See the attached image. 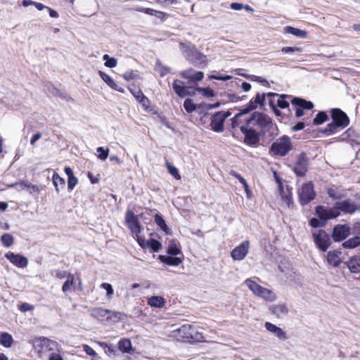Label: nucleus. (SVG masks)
<instances>
[{
	"instance_id": "f257e3e1",
	"label": "nucleus",
	"mask_w": 360,
	"mask_h": 360,
	"mask_svg": "<svg viewBox=\"0 0 360 360\" xmlns=\"http://www.w3.org/2000/svg\"><path fill=\"white\" fill-rule=\"evenodd\" d=\"M359 208L356 203L347 199L337 202L332 207H326L321 205L317 206L316 207V213L319 218L327 221L338 217L341 212L347 214H353Z\"/></svg>"
},
{
	"instance_id": "49530a36",
	"label": "nucleus",
	"mask_w": 360,
	"mask_h": 360,
	"mask_svg": "<svg viewBox=\"0 0 360 360\" xmlns=\"http://www.w3.org/2000/svg\"><path fill=\"white\" fill-rule=\"evenodd\" d=\"M75 278L72 274H68L67 280L62 286L63 292H65L70 290V287L74 284Z\"/></svg>"
},
{
	"instance_id": "72a5a7b5",
	"label": "nucleus",
	"mask_w": 360,
	"mask_h": 360,
	"mask_svg": "<svg viewBox=\"0 0 360 360\" xmlns=\"http://www.w3.org/2000/svg\"><path fill=\"white\" fill-rule=\"evenodd\" d=\"M167 252L168 254L174 256L181 254V251L179 243L174 240H169L168 243Z\"/></svg>"
},
{
	"instance_id": "20e7f679",
	"label": "nucleus",
	"mask_w": 360,
	"mask_h": 360,
	"mask_svg": "<svg viewBox=\"0 0 360 360\" xmlns=\"http://www.w3.org/2000/svg\"><path fill=\"white\" fill-rule=\"evenodd\" d=\"M180 49L185 53L187 60L195 66L203 68L207 65L206 56L200 53L194 46L180 43Z\"/></svg>"
},
{
	"instance_id": "7ed1b4c3",
	"label": "nucleus",
	"mask_w": 360,
	"mask_h": 360,
	"mask_svg": "<svg viewBox=\"0 0 360 360\" xmlns=\"http://www.w3.org/2000/svg\"><path fill=\"white\" fill-rule=\"evenodd\" d=\"M265 97H266V94L257 93V95L250 101L245 108L231 119L232 127H236V126L240 125L242 124V118L244 117L245 115L249 112L255 110L258 106H263Z\"/></svg>"
},
{
	"instance_id": "6e6d98bb",
	"label": "nucleus",
	"mask_w": 360,
	"mask_h": 360,
	"mask_svg": "<svg viewBox=\"0 0 360 360\" xmlns=\"http://www.w3.org/2000/svg\"><path fill=\"white\" fill-rule=\"evenodd\" d=\"M321 220L316 219V218H312L309 221V224L313 228H319L323 226L326 224L325 220L320 218Z\"/></svg>"
},
{
	"instance_id": "0e129e2a",
	"label": "nucleus",
	"mask_w": 360,
	"mask_h": 360,
	"mask_svg": "<svg viewBox=\"0 0 360 360\" xmlns=\"http://www.w3.org/2000/svg\"><path fill=\"white\" fill-rule=\"evenodd\" d=\"M69 273L65 271H56V277L59 279H63L68 277Z\"/></svg>"
},
{
	"instance_id": "cd10ccee",
	"label": "nucleus",
	"mask_w": 360,
	"mask_h": 360,
	"mask_svg": "<svg viewBox=\"0 0 360 360\" xmlns=\"http://www.w3.org/2000/svg\"><path fill=\"white\" fill-rule=\"evenodd\" d=\"M99 75L108 86L119 92L124 93V89L116 84V82L110 75L102 71H99Z\"/></svg>"
},
{
	"instance_id": "423d86ee",
	"label": "nucleus",
	"mask_w": 360,
	"mask_h": 360,
	"mask_svg": "<svg viewBox=\"0 0 360 360\" xmlns=\"http://www.w3.org/2000/svg\"><path fill=\"white\" fill-rule=\"evenodd\" d=\"M175 336L183 342L202 341V335L197 332L195 328L190 324H185L174 331Z\"/></svg>"
},
{
	"instance_id": "09e8293b",
	"label": "nucleus",
	"mask_w": 360,
	"mask_h": 360,
	"mask_svg": "<svg viewBox=\"0 0 360 360\" xmlns=\"http://www.w3.org/2000/svg\"><path fill=\"white\" fill-rule=\"evenodd\" d=\"M328 194L333 200H339L344 197V194L342 192L334 188H328Z\"/></svg>"
},
{
	"instance_id": "aec40b11",
	"label": "nucleus",
	"mask_w": 360,
	"mask_h": 360,
	"mask_svg": "<svg viewBox=\"0 0 360 360\" xmlns=\"http://www.w3.org/2000/svg\"><path fill=\"white\" fill-rule=\"evenodd\" d=\"M5 257L12 264L18 268H25L28 264V259H27V257L20 254H15L12 252H8L5 254Z\"/></svg>"
},
{
	"instance_id": "338daca9",
	"label": "nucleus",
	"mask_w": 360,
	"mask_h": 360,
	"mask_svg": "<svg viewBox=\"0 0 360 360\" xmlns=\"http://www.w3.org/2000/svg\"><path fill=\"white\" fill-rule=\"evenodd\" d=\"M230 7L233 10L240 11L243 8L244 5L240 3H232Z\"/></svg>"
},
{
	"instance_id": "ddd939ff",
	"label": "nucleus",
	"mask_w": 360,
	"mask_h": 360,
	"mask_svg": "<svg viewBox=\"0 0 360 360\" xmlns=\"http://www.w3.org/2000/svg\"><path fill=\"white\" fill-rule=\"evenodd\" d=\"M291 103L295 110V116L297 117L303 116L304 110H311L314 107V104L311 101L297 97L291 99Z\"/></svg>"
},
{
	"instance_id": "f03ea898",
	"label": "nucleus",
	"mask_w": 360,
	"mask_h": 360,
	"mask_svg": "<svg viewBox=\"0 0 360 360\" xmlns=\"http://www.w3.org/2000/svg\"><path fill=\"white\" fill-rule=\"evenodd\" d=\"M242 124L248 127H252L264 134L271 130L273 127L272 119L266 114L261 112H253L249 118H242Z\"/></svg>"
},
{
	"instance_id": "bb28decb",
	"label": "nucleus",
	"mask_w": 360,
	"mask_h": 360,
	"mask_svg": "<svg viewBox=\"0 0 360 360\" xmlns=\"http://www.w3.org/2000/svg\"><path fill=\"white\" fill-rule=\"evenodd\" d=\"M174 92L181 98L189 95L188 87L185 86L184 83L179 79H175L172 84Z\"/></svg>"
},
{
	"instance_id": "9b49d317",
	"label": "nucleus",
	"mask_w": 360,
	"mask_h": 360,
	"mask_svg": "<svg viewBox=\"0 0 360 360\" xmlns=\"http://www.w3.org/2000/svg\"><path fill=\"white\" fill-rule=\"evenodd\" d=\"M91 316L99 321H115L119 319V312L104 309L102 307H95L91 309Z\"/></svg>"
},
{
	"instance_id": "8fccbe9b",
	"label": "nucleus",
	"mask_w": 360,
	"mask_h": 360,
	"mask_svg": "<svg viewBox=\"0 0 360 360\" xmlns=\"http://www.w3.org/2000/svg\"><path fill=\"white\" fill-rule=\"evenodd\" d=\"M103 60L105 61V65L108 68H115L117 64V60L110 57L108 54L103 56Z\"/></svg>"
},
{
	"instance_id": "c85d7f7f",
	"label": "nucleus",
	"mask_w": 360,
	"mask_h": 360,
	"mask_svg": "<svg viewBox=\"0 0 360 360\" xmlns=\"http://www.w3.org/2000/svg\"><path fill=\"white\" fill-rule=\"evenodd\" d=\"M165 300L162 296H152L148 298L147 304L154 308H162L165 305Z\"/></svg>"
},
{
	"instance_id": "f3484780",
	"label": "nucleus",
	"mask_w": 360,
	"mask_h": 360,
	"mask_svg": "<svg viewBox=\"0 0 360 360\" xmlns=\"http://www.w3.org/2000/svg\"><path fill=\"white\" fill-rule=\"evenodd\" d=\"M281 202L280 205L283 209L292 210L294 207L292 194L291 191L287 188L284 190L282 186H279Z\"/></svg>"
},
{
	"instance_id": "13d9d810",
	"label": "nucleus",
	"mask_w": 360,
	"mask_h": 360,
	"mask_svg": "<svg viewBox=\"0 0 360 360\" xmlns=\"http://www.w3.org/2000/svg\"><path fill=\"white\" fill-rule=\"evenodd\" d=\"M145 110H148L149 108L150 101L149 99L143 95L139 100L137 101Z\"/></svg>"
},
{
	"instance_id": "393cba45",
	"label": "nucleus",
	"mask_w": 360,
	"mask_h": 360,
	"mask_svg": "<svg viewBox=\"0 0 360 360\" xmlns=\"http://www.w3.org/2000/svg\"><path fill=\"white\" fill-rule=\"evenodd\" d=\"M271 314L278 319H283L288 314V309L284 304H273L269 307Z\"/></svg>"
},
{
	"instance_id": "f704fd0d",
	"label": "nucleus",
	"mask_w": 360,
	"mask_h": 360,
	"mask_svg": "<svg viewBox=\"0 0 360 360\" xmlns=\"http://www.w3.org/2000/svg\"><path fill=\"white\" fill-rule=\"evenodd\" d=\"M131 347V342L129 339L123 338L118 342V349L123 353H130Z\"/></svg>"
},
{
	"instance_id": "37998d69",
	"label": "nucleus",
	"mask_w": 360,
	"mask_h": 360,
	"mask_svg": "<svg viewBox=\"0 0 360 360\" xmlns=\"http://www.w3.org/2000/svg\"><path fill=\"white\" fill-rule=\"evenodd\" d=\"M341 128L337 123H335L333 120L331 123H329L326 125V128L323 130V132L329 134H334L338 132V129Z\"/></svg>"
},
{
	"instance_id": "473e14b6",
	"label": "nucleus",
	"mask_w": 360,
	"mask_h": 360,
	"mask_svg": "<svg viewBox=\"0 0 360 360\" xmlns=\"http://www.w3.org/2000/svg\"><path fill=\"white\" fill-rule=\"evenodd\" d=\"M12 186H16L18 190H22L24 188H30V193H38L39 192V188L37 186L32 184L28 181H22L20 183H16Z\"/></svg>"
},
{
	"instance_id": "f8f14e48",
	"label": "nucleus",
	"mask_w": 360,
	"mask_h": 360,
	"mask_svg": "<svg viewBox=\"0 0 360 360\" xmlns=\"http://www.w3.org/2000/svg\"><path fill=\"white\" fill-rule=\"evenodd\" d=\"M230 115L229 111H219L214 113L211 118V129L216 132L223 131L224 121Z\"/></svg>"
},
{
	"instance_id": "e2e57ef3",
	"label": "nucleus",
	"mask_w": 360,
	"mask_h": 360,
	"mask_svg": "<svg viewBox=\"0 0 360 360\" xmlns=\"http://www.w3.org/2000/svg\"><path fill=\"white\" fill-rule=\"evenodd\" d=\"M157 70L161 77H164L169 72V68L168 67L159 66L157 68Z\"/></svg>"
},
{
	"instance_id": "bf43d9fd",
	"label": "nucleus",
	"mask_w": 360,
	"mask_h": 360,
	"mask_svg": "<svg viewBox=\"0 0 360 360\" xmlns=\"http://www.w3.org/2000/svg\"><path fill=\"white\" fill-rule=\"evenodd\" d=\"M123 77L126 81H130L138 78V75L132 70L127 71L123 75Z\"/></svg>"
},
{
	"instance_id": "c756f323",
	"label": "nucleus",
	"mask_w": 360,
	"mask_h": 360,
	"mask_svg": "<svg viewBox=\"0 0 360 360\" xmlns=\"http://www.w3.org/2000/svg\"><path fill=\"white\" fill-rule=\"evenodd\" d=\"M347 266L352 273L360 272V255L352 257L347 262Z\"/></svg>"
},
{
	"instance_id": "2eb2a0df",
	"label": "nucleus",
	"mask_w": 360,
	"mask_h": 360,
	"mask_svg": "<svg viewBox=\"0 0 360 360\" xmlns=\"http://www.w3.org/2000/svg\"><path fill=\"white\" fill-rule=\"evenodd\" d=\"M240 127L241 131L245 136L244 141L249 146H255L259 142V134L257 130L252 127H248L246 124H240Z\"/></svg>"
},
{
	"instance_id": "79ce46f5",
	"label": "nucleus",
	"mask_w": 360,
	"mask_h": 360,
	"mask_svg": "<svg viewBox=\"0 0 360 360\" xmlns=\"http://www.w3.org/2000/svg\"><path fill=\"white\" fill-rule=\"evenodd\" d=\"M166 167L167 169L168 172L174 176V179L176 180L181 179V175L179 174L178 169L174 167L173 165L169 163L168 161H166Z\"/></svg>"
},
{
	"instance_id": "864d4df0",
	"label": "nucleus",
	"mask_w": 360,
	"mask_h": 360,
	"mask_svg": "<svg viewBox=\"0 0 360 360\" xmlns=\"http://www.w3.org/2000/svg\"><path fill=\"white\" fill-rule=\"evenodd\" d=\"M98 153V158L101 160H105L109 154V149H105L103 147H98L96 148Z\"/></svg>"
},
{
	"instance_id": "4d7b16f0",
	"label": "nucleus",
	"mask_w": 360,
	"mask_h": 360,
	"mask_svg": "<svg viewBox=\"0 0 360 360\" xmlns=\"http://www.w3.org/2000/svg\"><path fill=\"white\" fill-rule=\"evenodd\" d=\"M77 184H78V179L76 176H73L68 178V190L72 191Z\"/></svg>"
},
{
	"instance_id": "5fc2aeb1",
	"label": "nucleus",
	"mask_w": 360,
	"mask_h": 360,
	"mask_svg": "<svg viewBox=\"0 0 360 360\" xmlns=\"http://www.w3.org/2000/svg\"><path fill=\"white\" fill-rule=\"evenodd\" d=\"M196 91L201 93L204 96L207 97V98L214 96V91L209 87H207V88L198 87V88H196Z\"/></svg>"
},
{
	"instance_id": "052dcab7",
	"label": "nucleus",
	"mask_w": 360,
	"mask_h": 360,
	"mask_svg": "<svg viewBox=\"0 0 360 360\" xmlns=\"http://www.w3.org/2000/svg\"><path fill=\"white\" fill-rule=\"evenodd\" d=\"M83 349L87 355L93 358L97 356L96 352L90 346L87 345H83Z\"/></svg>"
},
{
	"instance_id": "774afa93",
	"label": "nucleus",
	"mask_w": 360,
	"mask_h": 360,
	"mask_svg": "<svg viewBox=\"0 0 360 360\" xmlns=\"http://www.w3.org/2000/svg\"><path fill=\"white\" fill-rule=\"evenodd\" d=\"M49 360H63L60 354L57 353H51L49 355Z\"/></svg>"
},
{
	"instance_id": "58836bf2",
	"label": "nucleus",
	"mask_w": 360,
	"mask_h": 360,
	"mask_svg": "<svg viewBox=\"0 0 360 360\" xmlns=\"http://www.w3.org/2000/svg\"><path fill=\"white\" fill-rule=\"evenodd\" d=\"M53 184L55 186L56 192L59 191L58 186H60L61 188H64L65 184V181L63 178L60 177V175L54 172L53 175Z\"/></svg>"
},
{
	"instance_id": "5701e85b",
	"label": "nucleus",
	"mask_w": 360,
	"mask_h": 360,
	"mask_svg": "<svg viewBox=\"0 0 360 360\" xmlns=\"http://www.w3.org/2000/svg\"><path fill=\"white\" fill-rule=\"evenodd\" d=\"M264 326L269 333L274 334L279 340L285 341L288 339L286 333L276 325L270 322H266Z\"/></svg>"
},
{
	"instance_id": "e433bc0d",
	"label": "nucleus",
	"mask_w": 360,
	"mask_h": 360,
	"mask_svg": "<svg viewBox=\"0 0 360 360\" xmlns=\"http://www.w3.org/2000/svg\"><path fill=\"white\" fill-rule=\"evenodd\" d=\"M13 342V339L11 335L8 333H1L0 335V345L5 347L9 348Z\"/></svg>"
},
{
	"instance_id": "4be33fe9",
	"label": "nucleus",
	"mask_w": 360,
	"mask_h": 360,
	"mask_svg": "<svg viewBox=\"0 0 360 360\" xmlns=\"http://www.w3.org/2000/svg\"><path fill=\"white\" fill-rule=\"evenodd\" d=\"M350 229L346 224H339L334 227L333 238L335 241H341L345 239L349 234Z\"/></svg>"
},
{
	"instance_id": "0eeeda50",
	"label": "nucleus",
	"mask_w": 360,
	"mask_h": 360,
	"mask_svg": "<svg viewBox=\"0 0 360 360\" xmlns=\"http://www.w3.org/2000/svg\"><path fill=\"white\" fill-rule=\"evenodd\" d=\"M33 347L38 353L39 357L43 358L45 353L56 349L57 342L44 337H39L33 340Z\"/></svg>"
},
{
	"instance_id": "6e6552de",
	"label": "nucleus",
	"mask_w": 360,
	"mask_h": 360,
	"mask_svg": "<svg viewBox=\"0 0 360 360\" xmlns=\"http://www.w3.org/2000/svg\"><path fill=\"white\" fill-rule=\"evenodd\" d=\"M292 149V143L288 136H283L274 141L271 146V151L275 155L285 156Z\"/></svg>"
},
{
	"instance_id": "a19ab883",
	"label": "nucleus",
	"mask_w": 360,
	"mask_h": 360,
	"mask_svg": "<svg viewBox=\"0 0 360 360\" xmlns=\"http://www.w3.org/2000/svg\"><path fill=\"white\" fill-rule=\"evenodd\" d=\"M146 247L150 248L153 252H158L161 248V243L155 239H150L146 241Z\"/></svg>"
},
{
	"instance_id": "a18cd8bd",
	"label": "nucleus",
	"mask_w": 360,
	"mask_h": 360,
	"mask_svg": "<svg viewBox=\"0 0 360 360\" xmlns=\"http://www.w3.org/2000/svg\"><path fill=\"white\" fill-rule=\"evenodd\" d=\"M328 119V115L325 112H319L313 120V124L315 125H320L326 122Z\"/></svg>"
},
{
	"instance_id": "6ab92c4d",
	"label": "nucleus",
	"mask_w": 360,
	"mask_h": 360,
	"mask_svg": "<svg viewBox=\"0 0 360 360\" xmlns=\"http://www.w3.org/2000/svg\"><path fill=\"white\" fill-rule=\"evenodd\" d=\"M250 248L248 240L243 241L238 246L236 247L231 252V256L234 260L240 261L247 255Z\"/></svg>"
},
{
	"instance_id": "603ef678",
	"label": "nucleus",
	"mask_w": 360,
	"mask_h": 360,
	"mask_svg": "<svg viewBox=\"0 0 360 360\" xmlns=\"http://www.w3.org/2000/svg\"><path fill=\"white\" fill-rule=\"evenodd\" d=\"M184 107L186 111L188 113H191L195 110V105L193 103V101L190 98H186L184 103Z\"/></svg>"
},
{
	"instance_id": "a878e982",
	"label": "nucleus",
	"mask_w": 360,
	"mask_h": 360,
	"mask_svg": "<svg viewBox=\"0 0 360 360\" xmlns=\"http://www.w3.org/2000/svg\"><path fill=\"white\" fill-rule=\"evenodd\" d=\"M341 251L338 250H330L327 253V262L333 267H338L342 262Z\"/></svg>"
},
{
	"instance_id": "de8ad7c7",
	"label": "nucleus",
	"mask_w": 360,
	"mask_h": 360,
	"mask_svg": "<svg viewBox=\"0 0 360 360\" xmlns=\"http://www.w3.org/2000/svg\"><path fill=\"white\" fill-rule=\"evenodd\" d=\"M1 241L5 247L9 248L13 243V238L9 233H4L1 237Z\"/></svg>"
},
{
	"instance_id": "2f4dec72",
	"label": "nucleus",
	"mask_w": 360,
	"mask_h": 360,
	"mask_svg": "<svg viewBox=\"0 0 360 360\" xmlns=\"http://www.w3.org/2000/svg\"><path fill=\"white\" fill-rule=\"evenodd\" d=\"M158 258L162 263L169 266H178L182 262V260L177 257L160 255Z\"/></svg>"
},
{
	"instance_id": "1a4fd4ad",
	"label": "nucleus",
	"mask_w": 360,
	"mask_h": 360,
	"mask_svg": "<svg viewBox=\"0 0 360 360\" xmlns=\"http://www.w3.org/2000/svg\"><path fill=\"white\" fill-rule=\"evenodd\" d=\"M299 202L305 205L312 201L316 197L314 185L311 182L304 183L297 189Z\"/></svg>"
},
{
	"instance_id": "9d476101",
	"label": "nucleus",
	"mask_w": 360,
	"mask_h": 360,
	"mask_svg": "<svg viewBox=\"0 0 360 360\" xmlns=\"http://www.w3.org/2000/svg\"><path fill=\"white\" fill-rule=\"evenodd\" d=\"M266 97L270 98L269 104L271 108H280L285 109L289 107V101L293 98L292 96L286 94H278L269 92L266 94Z\"/></svg>"
},
{
	"instance_id": "c9c22d12",
	"label": "nucleus",
	"mask_w": 360,
	"mask_h": 360,
	"mask_svg": "<svg viewBox=\"0 0 360 360\" xmlns=\"http://www.w3.org/2000/svg\"><path fill=\"white\" fill-rule=\"evenodd\" d=\"M358 137V133L352 128H349L341 135V139L343 141H354Z\"/></svg>"
},
{
	"instance_id": "39448f33",
	"label": "nucleus",
	"mask_w": 360,
	"mask_h": 360,
	"mask_svg": "<svg viewBox=\"0 0 360 360\" xmlns=\"http://www.w3.org/2000/svg\"><path fill=\"white\" fill-rule=\"evenodd\" d=\"M245 283L255 296L267 302H274L277 298L276 293L271 290L262 287L250 278L246 279Z\"/></svg>"
},
{
	"instance_id": "a211bd4d",
	"label": "nucleus",
	"mask_w": 360,
	"mask_h": 360,
	"mask_svg": "<svg viewBox=\"0 0 360 360\" xmlns=\"http://www.w3.org/2000/svg\"><path fill=\"white\" fill-rule=\"evenodd\" d=\"M180 75L188 80V84L191 86L196 82L201 81L204 77V73L201 71H195L192 68L185 70Z\"/></svg>"
},
{
	"instance_id": "680f3d73",
	"label": "nucleus",
	"mask_w": 360,
	"mask_h": 360,
	"mask_svg": "<svg viewBox=\"0 0 360 360\" xmlns=\"http://www.w3.org/2000/svg\"><path fill=\"white\" fill-rule=\"evenodd\" d=\"M283 53H292L295 52H300V49L297 47L285 46L281 49Z\"/></svg>"
},
{
	"instance_id": "4468645a",
	"label": "nucleus",
	"mask_w": 360,
	"mask_h": 360,
	"mask_svg": "<svg viewBox=\"0 0 360 360\" xmlns=\"http://www.w3.org/2000/svg\"><path fill=\"white\" fill-rule=\"evenodd\" d=\"M314 241L318 248L325 252L330 244L329 236L323 230H319L312 233Z\"/></svg>"
},
{
	"instance_id": "69168bd1",
	"label": "nucleus",
	"mask_w": 360,
	"mask_h": 360,
	"mask_svg": "<svg viewBox=\"0 0 360 360\" xmlns=\"http://www.w3.org/2000/svg\"><path fill=\"white\" fill-rule=\"evenodd\" d=\"M304 126L305 124L304 122H300L292 127V130L294 131H300L303 129L304 128Z\"/></svg>"
},
{
	"instance_id": "c03bdc74",
	"label": "nucleus",
	"mask_w": 360,
	"mask_h": 360,
	"mask_svg": "<svg viewBox=\"0 0 360 360\" xmlns=\"http://www.w3.org/2000/svg\"><path fill=\"white\" fill-rule=\"evenodd\" d=\"M101 288L106 290V298L108 300H111L114 295V290L112 285L108 283H103L101 284Z\"/></svg>"
},
{
	"instance_id": "dca6fc26",
	"label": "nucleus",
	"mask_w": 360,
	"mask_h": 360,
	"mask_svg": "<svg viewBox=\"0 0 360 360\" xmlns=\"http://www.w3.org/2000/svg\"><path fill=\"white\" fill-rule=\"evenodd\" d=\"M125 222H126L127 227L129 228V229L131 231V232L133 234H135L136 236H137V234L140 233L141 226H140V223L139 221L138 217L130 210H128L126 212Z\"/></svg>"
},
{
	"instance_id": "b1692460",
	"label": "nucleus",
	"mask_w": 360,
	"mask_h": 360,
	"mask_svg": "<svg viewBox=\"0 0 360 360\" xmlns=\"http://www.w3.org/2000/svg\"><path fill=\"white\" fill-rule=\"evenodd\" d=\"M307 170V160L304 154L299 155L294 167V172L297 176H303Z\"/></svg>"
},
{
	"instance_id": "4c0bfd02",
	"label": "nucleus",
	"mask_w": 360,
	"mask_h": 360,
	"mask_svg": "<svg viewBox=\"0 0 360 360\" xmlns=\"http://www.w3.org/2000/svg\"><path fill=\"white\" fill-rule=\"evenodd\" d=\"M360 245V236H355L345 241L342 246L345 248H354Z\"/></svg>"
},
{
	"instance_id": "412c9836",
	"label": "nucleus",
	"mask_w": 360,
	"mask_h": 360,
	"mask_svg": "<svg viewBox=\"0 0 360 360\" xmlns=\"http://www.w3.org/2000/svg\"><path fill=\"white\" fill-rule=\"evenodd\" d=\"M332 120L337 123L341 128L346 127L349 123L348 116L339 108H333L331 110Z\"/></svg>"
},
{
	"instance_id": "ea45409f",
	"label": "nucleus",
	"mask_w": 360,
	"mask_h": 360,
	"mask_svg": "<svg viewBox=\"0 0 360 360\" xmlns=\"http://www.w3.org/2000/svg\"><path fill=\"white\" fill-rule=\"evenodd\" d=\"M154 220L156 224L165 233H168L169 229L166 224L165 221L162 218V217L159 214H156L154 217Z\"/></svg>"
},
{
	"instance_id": "3c124183",
	"label": "nucleus",
	"mask_w": 360,
	"mask_h": 360,
	"mask_svg": "<svg viewBox=\"0 0 360 360\" xmlns=\"http://www.w3.org/2000/svg\"><path fill=\"white\" fill-rule=\"evenodd\" d=\"M129 90L132 94V95L135 97L136 101L139 100V98L144 95L141 90L136 87L135 85L132 84L129 86Z\"/></svg>"
},
{
	"instance_id": "7c9ffc66",
	"label": "nucleus",
	"mask_w": 360,
	"mask_h": 360,
	"mask_svg": "<svg viewBox=\"0 0 360 360\" xmlns=\"http://www.w3.org/2000/svg\"><path fill=\"white\" fill-rule=\"evenodd\" d=\"M284 34H290L299 38H305L307 37V32L298 28H295L291 26H286L283 28Z\"/></svg>"
}]
</instances>
